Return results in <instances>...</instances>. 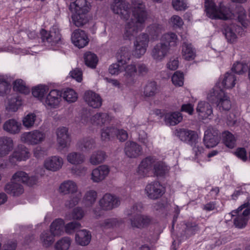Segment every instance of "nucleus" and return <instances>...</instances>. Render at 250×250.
<instances>
[{
  "label": "nucleus",
  "instance_id": "1",
  "mask_svg": "<svg viewBox=\"0 0 250 250\" xmlns=\"http://www.w3.org/2000/svg\"><path fill=\"white\" fill-rule=\"evenodd\" d=\"M132 14L134 18L127 21L125 28L124 38L131 40L144 27L147 18L145 5L141 0H132Z\"/></svg>",
  "mask_w": 250,
  "mask_h": 250
},
{
  "label": "nucleus",
  "instance_id": "2",
  "mask_svg": "<svg viewBox=\"0 0 250 250\" xmlns=\"http://www.w3.org/2000/svg\"><path fill=\"white\" fill-rule=\"evenodd\" d=\"M70 10L72 13V21L76 26H82L87 22L89 7L86 0H76L71 3Z\"/></svg>",
  "mask_w": 250,
  "mask_h": 250
},
{
  "label": "nucleus",
  "instance_id": "3",
  "mask_svg": "<svg viewBox=\"0 0 250 250\" xmlns=\"http://www.w3.org/2000/svg\"><path fill=\"white\" fill-rule=\"evenodd\" d=\"M208 99L211 103H216L219 110H229L231 106L229 98L220 87H215L208 95Z\"/></svg>",
  "mask_w": 250,
  "mask_h": 250
},
{
  "label": "nucleus",
  "instance_id": "4",
  "mask_svg": "<svg viewBox=\"0 0 250 250\" xmlns=\"http://www.w3.org/2000/svg\"><path fill=\"white\" fill-rule=\"evenodd\" d=\"M205 7L207 15L212 19L227 20L230 16L228 7L221 3L217 7L212 0H205Z\"/></svg>",
  "mask_w": 250,
  "mask_h": 250
},
{
  "label": "nucleus",
  "instance_id": "5",
  "mask_svg": "<svg viewBox=\"0 0 250 250\" xmlns=\"http://www.w3.org/2000/svg\"><path fill=\"white\" fill-rule=\"evenodd\" d=\"M230 214L232 216H236L234 220V224L236 227L239 228L244 227L249 219L250 204L248 202L244 203L237 209L232 211Z\"/></svg>",
  "mask_w": 250,
  "mask_h": 250
},
{
  "label": "nucleus",
  "instance_id": "6",
  "mask_svg": "<svg viewBox=\"0 0 250 250\" xmlns=\"http://www.w3.org/2000/svg\"><path fill=\"white\" fill-rule=\"evenodd\" d=\"M45 134L39 129L22 133L20 136L22 143L27 145L35 146L42 143L45 139Z\"/></svg>",
  "mask_w": 250,
  "mask_h": 250
},
{
  "label": "nucleus",
  "instance_id": "7",
  "mask_svg": "<svg viewBox=\"0 0 250 250\" xmlns=\"http://www.w3.org/2000/svg\"><path fill=\"white\" fill-rule=\"evenodd\" d=\"M149 42L148 36L142 33L138 36L134 42V49L133 55L136 58H140L146 52Z\"/></svg>",
  "mask_w": 250,
  "mask_h": 250
},
{
  "label": "nucleus",
  "instance_id": "8",
  "mask_svg": "<svg viewBox=\"0 0 250 250\" xmlns=\"http://www.w3.org/2000/svg\"><path fill=\"white\" fill-rule=\"evenodd\" d=\"M123 84L126 86L134 85L137 81V68L134 63L126 65L124 68Z\"/></svg>",
  "mask_w": 250,
  "mask_h": 250
},
{
  "label": "nucleus",
  "instance_id": "9",
  "mask_svg": "<svg viewBox=\"0 0 250 250\" xmlns=\"http://www.w3.org/2000/svg\"><path fill=\"white\" fill-rule=\"evenodd\" d=\"M120 199L117 196L110 193L105 194L99 200V204L104 210H111L119 206Z\"/></svg>",
  "mask_w": 250,
  "mask_h": 250
},
{
  "label": "nucleus",
  "instance_id": "10",
  "mask_svg": "<svg viewBox=\"0 0 250 250\" xmlns=\"http://www.w3.org/2000/svg\"><path fill=\"white\" fill-rule=\"evenodd\" d=\"M113 117L105 112H98L93 115L89 119L82 117V122L83 124L88 123L94 125L102 126L107 125L113 120Z\"/></svg>",
  "mask_w": 250,
  "mask_h": 250
},
{
  "label": "nucleus",
  "instance_id": "11",
  "mask_svg": "<svg viewBox=\"0 0 250 250\" xmlns=\"http://www.w3.org/2000/svg\"><path fill=\"white\" fill-rule=\"evenodd\" d=\"M169 51L167 44L160 42L153 47L150 55L155 61L161 62L168 55Z\"/></svg>",
  "mask_w": 250,
  "mask_h": 250
},
{
  "label": "nucleus",
  "instance_id": "12",
  "mask_svg": "<svg viewBox=\"0 0 250 250\" xmlns=\"http://www.w3.org/2000/svg\"><path fill=\"white\" fill-rule=\"evenodd\" d=\"M129 4L123 0H114L111 5L113 12L124 20H127L130 14Z\"/></svg>",
  "mask_w": 250,
  "mask_h": 250
},
{
  "label": "nucleus",
  "instance_id": "13",
  "mask_svg": "<svg viewBox=\"0 0 250 250\" xmlns=\"http://www.w3.org/2000/svg\"><path fill=\"white\" fill-rule=\"evenodd\" d=\"M42 39L43 42H46L51 45L59 43L61 41V35L59 29L56 27H52L50 31L42 29L41 31Z\"/></svg>",
  "mask_w": 250,
  "mask_h": 250
},
{
  "label": "nucleus",
  "instance_id": "14",
  "mask_svg": "<svg viewBox=\"0 0 250 250\" xmlns=\"http://www.w3.org/2000/svg\"><path fill=\"white\" fill-rule=\"evenodd\" d=\"M62 93L57 89L51 90L45 97L42 103L51 108L58 107L62 101Z\"/></svg>",
  "mask_w": 250,
  "mask_h": 250
},
{
  "label": "nucleus",
  "instance_id": "15",
  "mask_svg": "<svg viewBox=\"0 0 250 250\" xmlns=\"http://www.w3.org/2000/svg\"><path fill=\"white\" fill-rule=\"evenodd\" d=\"M219 131L216 129L208 127L205 131L203 142L207 148L215 146L220 141Z\"/></svg>",
  "mask_w": 250,
  "mask_h": 250
},
{
  "label": "nucleus",
  "instance_id": "16",
  "mask_svg": "<svg viewBox=\"0 0 250 250\" xmlns=\"http://www.w3.org/2000/svg\"><path fill=\"white\" fill-rule=\"evenodd\" d=\"M145 193L149 199H157L164 193V188L159 182H153L146 186Z\"/></svg>",
  "mask_w": 250,
  "mask_h": 250
},
{
  "label": "nucleus",
  "instance_id": "17",
  "mask_svg": "<svg viewBox=\"0 0 250 250\" xmlns=\"http://www.w3.org/2000/svg\"><path fill=\"white\" fill-rule=\"evenodd\" d=\"M29 156L28 149L23 145H19L9 156V160L13 164L16 161H25L29 158Z\"/></svg>",
  "mask_w": 250,
  "mask_h": 250
},
{
  "label": "nucleus",
  "instance_id": "18",
  "mask_svg": "<svg viewBox=\"0 0 250 250\" xmlns=\"http://www.w3.org/2000/svg\"><path fill=\"white\" fill-rule=\"evenodd\" d=\"M155 158L147 157L144 159L139 164L136 174L139 178H143L148 175L149 172L153 169Z\"/></svg>",
  "mask_w": 250,
  "mask_h": 250
},
{
  "label": "nucleus",
  "instance_id": "19",
  "mask_svg": "<svg viewBox=\"0 0 250 250\" xmlns=\"http://www.w3.org/2000/svg\"><path fill=\"white\" fill-rule=\"evenodd\" d=\"M57 142L62 148L67 147L70 145L71 138L68 129L65 127H60L56 129Z\"/></svg>",
  "mask_w": 250,
  "mask_h": 250
},
{
  "label": "nucleus",
  "instance_id": "20",
  "mask_svg": "<svg viewBox=\"0 0 250 250\" xmlns=\"http://www.w3.org/2000/svg\"><path fill=\"white\" fill-rule=\"evenodd\" d=\"M71 40L75 46L82 48L86 46L89 42L87 34L82 30H75L72 34Z\"/></svg>",
  "mask_w": 250,
  "mask_h": 250
},
{
  "label": "nucleus",
  "instance_id": "21",
  "mask_svg": "<svg viewBox=\"0 0 250 250\" xmlns=\"http://www.w3.org/2000/svg\"><path fill=\"white\" fill-rule=\"evenodd\" d=\"M63 165V159L59 156H52L46 158L43 163L44 167L51 171L59 170Z\"/></svg>",
  "mask_w": 250,
  "mask_h": 250
},
{
  "label": "nucleus",
  "instance_id": "22",
  "mask_svg": "<svg viewBox=\"0 0 250 250\" xmlns=\"http://www.w3.org/2000/svg\"><path fill=\"white\" fill-rule=\"evenodd\" d=\"M124 151L125 155L128 158H136L142 154L143 149L137 143L128 141L125 144Z\"/></svg>",
  "mask_w": 250,
  "mask_h": 250
},
{
  "label": "nucleus",
  "instance_id": "23",
  "mask_svg": "<svg viewBox=\"0 0 250 250\" xmlns=\"http://www.w3.org/2000/svg\"><path fill=\"white\" fill-rule=\"evenodd\" d=\"M109 167L106 165H101L93 169L91 174V179L94 183H99L108 176Z\"/></svg>",
  "mask_w": 250,
  "mask_h": 250
},
{
  "label": "nucleus",
  "instance_id": "24",
  "mask_svg": "<svg viewBox=\"0 0 250 250\" xmlns=\"http://www.w3.org/2000/svg\"><path fill=\"white\" fill-rule=\"evenodd\" d=\"M176 136L182 141L192 146L198 140V135L194 131L180 129L177 130Z\"/></svg>",
  "mask_w": 250,
  "mask_h": 250
},
{
  "label": "nucleus",
  "instance_id": "25",
  "mask_svg": "<svg viewBox=\"0 0 250 250\" xmlns=\"http://www.w3.org/2000/svg\"><path fill=\"white\" fill-rule=\"evenodd\" d=\"M14 147L13 139L8 136L0 137V158L8 155Z\"/></svg>",
  "mask_w": 250,
  "mask_h": 250
},
{
  "label": "nucleus",
  "instance_id": "26",
  "mask_svg": "<svg viewBox=\"0 0 250 250\" xmlns=\"http://www.w3.org/2000/svg\"><path fill=\"white\" fill-rule=\"evenodd\" d=\"M84 99L87 104L94 108H98L102 104L100 96L92 91H87L84 95Z\"/></svg>",
  "mask_w": 250,
  "mask_h": 250
},
{
  "label": "nucleus",
  "instance_id": "27",
  "mask_svg": "<svg viewBox=\"0 0 250 250\" xmlns=\"http://www.w3.org/2000/svg\"><path fill=\"white\" fill-rule=\"evenodd\" d=\"M21 128V123L14 119L6 121L2 126V128L5 132L12 135L19 134Z\"/></svg>",
  "mask_w": 250,
  "mask_h": 250
},
{
  "label": "nucleus",
  "instance_id": "28",
  "mask_svg": "<svg viewBox=\"0 0 250 250\" xmlns=\"http://www.w3.org/2000/svg\"><path fill=\"white\" fill-rule=\"evenodd\" d=\"M131 225L133 228L141 229L148 226L151 222V218L146 215L137 214L130 218Z\"/></svg>",
  "mask_w": 250,
  "mask_h": 250
},
{
  "label": "nucleus",
  "instance_id": "29",
  "mask_svg": "<svg viewBox=\"0 0 250 250\" xmlns=\"http://www.w3.org/2000/svg\"><path fill=\"white\" fill-rule=\"evenodd\" d=\"M4 190L8 194L14 196H18L24 192V188L22 184L12 180L5 185Z\"/></svg>",
  "mask_w": 250,
  "mask_h": 250
},
{
  "label": "nucleus",
  "instance_id": "30",
  "mask_svg": "<svg viewBox=\"0 0 250 250\" xmlns=\"http://www.w3.org/2000/svg\"><path fill=\"white\" fill-rule=\"evenodd\" d=\"M50 231L54 236L62 235L64 232V222L62 219H55L50 225Z\"/></svg>",
  "mask_w": 250,
  "mask_h": 250
},
{
  "label": "nucleus",
  "instance_id": "31",
  "mask_svg": "<svg viewBox=\"0 0 250 250\" xmlns=\"http://www.w3.org/2000/svg\"><path fill=\"white\" fill-rule=\"evenodd\" d=\"M91 239L90 232L86 229H82L78 231L75 235L76 243L82 246L88 245L91 241Z\"/></svg>",
  "mask_w": 250,
  "mask_h": 250
},
{
  "label": "nucleus",
  "instance_id": "32",
  "mask_svg": "<svg viewBox=\"0 0 250 250\" xmlns=\"http://www.w3.org/2000/svg\"><path fill=\"white\" fill-rule=\"evenodd\" d=\"M196 111L199 116L203 119L207 118L212 114V109L210 105L207 102L201 101L198 103Z\"/></svg>",
  "mask_w": 250,
  "mask_h": 250
},
{
  "label": "nucleus",
  "instance_id": "33",
  "mask_svg": "<svg viewBox=\"0 0 250 250\" xmlns=\"http://www.w3.org/2000/svg\"><path fill=\"white\" fill-rule=\"evenodd\" d=\"M59 190L60 193L64 195L72 194L78 191L76 183L71 180H67L62 182L60 185Z\"/></svg>",
  "mask_w": 250,
  "mask_h": 250
},
{
  "label": "nucleus",
  "instance_id": "34",
  "mask_svg": "<svg viewBox=\"0 0 250 250\" xmlns=\"http://www.w3.org/2000/svg\"><path fill=\"white\" fill-rule=\"evenodd\" d=\"M77 146L82 151H89L95 148L96 143L93 138H84L78 142Z\"/></svg>",
  "mask_w": 250,
  "mask_h": 250
},
{
  "label": "nucleus",
  "instance_id": "35",
  "mask_svg": "<svg viewBox=\"0 0 250 250\" xmlns=\"http://www.w3.org/2000/svg\"><path fill=\"white\" fill-rule=\"evenodd\" d=\"M183 120V116L179 112L167 113L165 115V124L168 125H175Z\"/></svg>",
  "mask_w": 250,
  "mask_h": 250
},
{
  "label": "nucleus",
  "instance_id": "36",
  "mask_svg": "<svg viewBox=\"0 0 250 250\" xmlns=\"http://www.w3.org/2000/svg\"><path fill=\"white\" fill-rule=\"evenodd\" d=\"M67 162L73 165H79L83 164L85 160L84 155L79 152L72 151L66 156Z\"/></svg>",
  "mask_w": 250,
  "mask_h": 250
},
{
  "label": "nucleus",
  "instance_id": "37",
  "mask_svg": "<svg viewBox=\"0 0 250 250\" xmlns=\"http://www.w3.org/2000/svg\"><path fill=\"white\" fill-rule=\"evenodd\" d=\"M183 57L186 60H193L196 56L195 51L190 43L184 42L182 50Z\"/></svg>",
  "mask_w": 250,
  "mask_h": 250
},
{
  "label": "nucleus",
  "instance_id": "38",
  "mask_svg": "<svg viewBox=\"0 0 250 250\" xmlns=\"http://www.w3.org/2000/svg\"><path fill=\"white\" fill-rule=\"evenodd\" d=\"M239 28L240 27L235 24H231L225 28L224 33L228 42L234 43L236 41V30Z\"/></svg>",
  "mask_w": 250,
  "mask_h": 250
},
{
  "label": "nucleus",
  "instance_id": "39",
  "mask_svg": "<svg viewBox=\"0 0 250 250\" xmlns=\"http://www.w3.org/2000/svg\"><path fill=\"white\" fill-rule=\"evenodd\" d=\"M161 42L167 44L170 48L177 45L178 39L177 35L173 32H168L162 35L160 40Z\"/></svg>",
  "mask_w": 250,
  "mask_h": 250
},
{
  "label": "nucleus",
  "instance_id": "40",
  "mask_svg": "<svg viewBox=\"0 0 250 250\" xmlns=\"http://www.w3.org/2000/svg\"><path fill=\"white\" fill-rule=\"evenodd\" d=\"M50 231H43L40 236V242L45 248L51 246L54 242V237Z\"/></svg>",
  "mask_w": 250,
  "mask_h": 250
},
{
  "label": "nucleus",
  "instance_id": "41",
  "mask_svg": "<svg viewBox=\"0 0 250 250\" xmlns=\"http://www.w3.org/2000/svg\"><path fill=\"white\" fill-rule=\"evenodd\" d=\"M117 59L119 62L122 63H127L131 58V52L127 46L122 47L117 53Z\"/></svg>",
  "mask_w": 250,
  "mask_h": 250
},
{
  "label": "nucleus",
  "instance_id": "42",
  "mask_svg": "<svg viewBox=\"0 0 250 250\" xmlns=\"http://www.w3.org/2000/svg\"><path fill=\"white\" fill-rule=\"evenodd\" d=\"M235 81V77L232 72H227L222 78L221 84L225 88H231L234 86Z\"/></svg>",
  "mask_w": 250,
  "mask_h": 250
},
{
  "label": "nucleus",
  "instance_id": "43",
  "mask_svg": "<svg viewBox=\"0 0 250 250\" xmlns=\"http://www.w3.org/2000/svg\"><path fill=\"white\" fill-rule=\"evenodd\" d=\"M21 104V100L16 96L11 97L8 100L6 109L9 112H16Z\"/></svg>",
  "mask_w": 250,
  "mask_h": 250
},
{
  "label": "nucleus",
  "instance_id": "44",
  "mask_svg": "<svg viewBox=\"0 0 250 250\" xmlns=\"http://www.w3.org/2000/svg\"><path fill=\"white\" fill-rule=\"evenodd\" d=\"M37 121V116L33 113L27 114L23 118L22 120L23 126L27 128H32L35 125L37 126L38 124L36 123Z\"/></svg>",
  "mask_w": 250,
  "mask_h": 250
},
{
  "label": "nucleus",
  "instance_id": "45",
  "mask_svg": "<svg viewBox=\"0 0 250 250\" xmlns=\"http://www.w3.org/2000/svg\"><path fill=\"white\" fill-rule=\"evenodd\" d=\"M105 158V154L102 151H96L91 155L89 161L92 165H98L103 163Z\"/></svg>",
  "mask_w": 250,
  "mask_h": 250
},
{
  "label": "nucleus",
  "instance_id": "46",
  "mask_svg": "<svg viewBox=\"0 0 250 250\" xmlns=\"http://www.w3.org/2000/svg\"><path fill=\"white\" fill-rule=\"evenodd\" d=\"M82 197V193L79 190L70 194L69 199L65 201L64 205L68 208H72L78 204Z\"/></svg>",
  "mask_w": 250,
  "mask_h": 250
},
{
  "label": "nucleus",
  "instance_id": "47",
  "mask_svg": "<svg viewBox=\"0 0 250 250\" xmlns=\"http://www.w3.org/2000/svg\"><path fill=\"white\" fill-rule=\"evenodd\" d=\"M97 197V193L94 190L87 191L83 197V201L86 207L92 206L95 202Z\"/></svg>",
  "mask_w": 250,
  "mask_h": 250
},
{
  "label": "nucleus",
  "instance_id": "48",
  "mask_svg": "<svg viewBox=\"0 0 250 250\" xmlns=\"http://www.w3.org/2000/svg\"><path fill=\"white\" fill-rule=\"evenodd\" d=\"M162 27L158 24H152L147 28V31L153 40L157 39L161 33Z\"/></svg>",
  "mask_w": 250,
  "mask_h": 250
},
{
  "label": "nucleus",
  "instance_id": "49",
  "mask_svg": "<svg viewBox=\"0 0 250 250\" xmlns=\"http://www.w3.org/2000/svg\"><path fill=\"white\" fill-rule=\"evenodd\" d=\"M222 139L224 144L228 147L233 148L236 145V139L233 135L229 131L222 133Z\"/></svg>",
  "mask_w": 250,
  "mask_h": 250
},
{
  "label": "nucleus",
  "instance_id": "50",
  "mask_svg": "<svg viewBox=\"0 0 250 250\" xmlns=\"http://www.w3.org/2000/svg\"><path fill=\"white\" fill-rule=\"evenodd\" d=\"M11 90V85L4 76H0V96L4 97Z\"/></svg>",
  "mask_w": 250,
  "mask_h": 250
},
{
  "label": "nucleus",
  "instance_id": "51",
  "mask_svg": "<svg viewBox=\"0 0 250 250\" xmlns=\"http://www.w3.org/2000/svg\"><path fill=\"white\" fill-rule=\"evenodd\" d=\"M48 91V87L45 85H39L32 89V94L34 97L38 98L42 102L45 98L44 95Z\"/></svg>",
  "mask_w": 250,
  "mask_h": 250
},
{
  "label": "nucleus",
  "instance_id": "52",
  "mask_svg": "<svg viewBox=\"0 0 250 250\" xmlns=\"http://www.w3.org/2000/svg\"><path fill=\"white\" fill-rule=\"evenodd\" d=\"M84 59L85 64L92 68L96 67L98 62V59L96 55L90 52L85 53Z\"/></svg>",
  "mask_w": 250,
  "mask_h": 250
},
{
  "label": "nucleus",
  "instance_id": "53",
  "mask_svg": "<svg viewBox=\"0 0 250 250\" xmlns=\"http://www.w3.org/2000/svg\"><path fill=\"white\" fill-rule=\"evenodd\" d=\"M71 240L69 237H63L55 245V250H67L71 245Z\"/></svg>",
  "mask_w": 250,
  "mask_h": 250
},
{
  "label": "nucleus",
  "instance_id": "54",
  "mask_svg": "<svg viewBox=\"0 0 250 250\" xmlns=\"http://www.w3.org/2000/svg\"><path fill=\"white\" fill-rule=\"evenodd\" d=\"M13 89L20 93L27 94L29 89L25 85V83L21 79L16 80L13 83Z\"/></svg>",
  "mask_w": 250,
  "mask_h": 250
},
{
  "label": "nucleus",
  "instance_id": "55",
  "mask_svg": "<svg viewBox=\"0 0 250 250\" xmlns=\"http://www.w3.org/2000/svg\"><path fill=\"white\" fill-rule=\"evenodd\" d=\"M11 180L21 184H26L28 181V174L23 171H18L13 174Z\"/></svg>",
  "mask_w": 250,
  "mask_h": 250
},
{
  "label": "nucleus",
  "instance_id": "56",
  "mask_svg": "<svg viewBox=\"0 0 250 250\" xmlns=\"http://www.w3.org/2000/svg\"><path fill=\"white\" fill-rule=\"evenodd\" d=\"M153 170L157 175H163L168 171L167 167L163 163L157 162L155 159Z\"/></svg>",
  "mask_w": 250,
  "mask_h": 250
},
{
  "label": "nucleus",
  "instance_id": "57",
  "mask_svg": "<svg viewBox=\"0 0 250 250\" xmlns=\"http://www.w3.org/2000/svg\"><path fill=\"white\" fill-rule=\"evenodd\" d=\"M116 128L113 127L104 128L101 130V139L103 141H108L115 135Z\"/></svg>",
  "mask_w": 250,
  "mask_h": 250
},
{
  "label": "nucleus",
  "instance_id": "58",
  "mask_svg": "<svg viewBox=\"0 0 250 250\" xmlns=\"http://www.w3.org/2000/svg\"><path fill=\"white\" fill-rule=\"evenodd\" d=\"M63 98L67 102L73 103L77 100L78 96L73 89L68 88L64 91Z\"/></svg>",
  "mask_w": 250,
  "mask_h": 250
},
{
  "label": "nucleus",
  "instance_id": "59",
  "mask_svg": "<svg viewBox=\"0 0 250 250\" xmlns=\"http://www.w3.org/2000/svg\"><path fill=\"white\" fill-rule=\"evenodd\" d=\"M157 90L156 83L154 82L148 83L144 89V94L146 97L153 96L156 93Z\"/></svg>",
  "mask_w": 250,
  "mask_h": 250
},
{
  "label": "nucleus",
  "instance_id": "60",
  "mask_svg": "<svg viewBox=\"0 0 250 250\" xmlns=\"http://www.w3.org/2000/svg\"><path fill=\"white\" fill-rule=\"evenodd\" d=\"M81 227L80 223L76 221L71 222L64 225V231L68 234L73 233Z\"/></svg>",
  "mask_w": 250,
  "mask_h": 250
},
{
  "label": "nucleus",
  "instance_id": "61",
  "mask_svg": "<svg viewBox=\"0 0 250 250\" xmlns=\"http://www.w3.org/2000/svg\"><path fill=\"white\" fill-rule=\"evenodd\" d=\"M248 65L246 63L237 62L234 63L231 70L235 73L241 74L246 72L248 69Z\"/></svg>",
  "mask_w": 250,
  "mask_h": 250
},
{
  "label": "nucleus",
  "instance_id": "62",
  "mask_svg": "<svg viewBox=\"0 0 250 250\" xmlns=\"http://www.w3.org/2000/svg\"><path fill=\"white\" fill-rule=\"evenodd\" d=\"M172 83L176 86H181L184 84V75L183 73L176 71L172 77Z\"/></svg>",
  "mask_w": 250,
  "mask_h": 250
},
{
  "label": "nucleus",
  "instance_id": "63",
  "mask_svg": "<svg viewBox=\"0 0 250 250\" xmlns=\"http://www.w3.org/2000/svg\"><path fill=\"white\" fill-rule=\"evenodd\" d=\"M120 63L121 62H119L118 60V62L109 65L108 71L111 75L117 76L122 72V68L120 65Z\"/></svg>",
  "mask_w": 250,
  "mask_h": 250
},
{
  "label": "nucleus",
  "instance_id": "64",
  "mask_svg": "<svg viewBox=\"0 0 250 250\" xmlns=\"http://www.w3.org/2000/svg\"><path fill=\"white\" fill-rule=\"evenodd\" d=\"M172 3L173 8L177 11L185 10L188 7L184 0H172Z\"/></svg>",
  "mask_w": 250,
  "mask_h": 250
}]
</instances>
